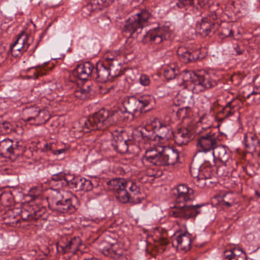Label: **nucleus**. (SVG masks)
Returning <instances> with one entry per match:
<instances>
[{"mask_svg": "<svg viewBox=\"0 0 260 260\" xmlns=\"http://www.w3.org/2000/svg\"><path fill=\"white\" fill-rule=\"evenodd\" d=\"M173 193L177 205L169 211V215L175 218L187 220L194 218L200 213V208L202 204L187 205V203L194 199L193 190L186 185L180 184L173 188Z\"/></svg>", "mask_w": 260, "mask_h": 260, "instance_id": "nucleus-1", "label": "nucleus"}, {"mask_svg": "<svg viewBox=\"0 0 260 260\" xmlns=\"http://www.w3.org/2000/svg\"><path fill=\"white\" fill-rule=\"evenodd\" d=\"M210 127V126L202 127L200 129L198 126L196 130L199 135L196 139L198 152H211L214 158L223 163L226 162L230 157L231 151L228 147L218 144L219 139L215 133L212 131L202 132V130L206 131Z\"/></svg>", "mask_w": 260, "mask_h": 260, "instance_id": "nucleus-2", "label": "nucleus"}, {"mask_svg": "<svg viewBox=\"0 0 260 260\" xmlns=\"http://www.w3.org/2000/svg\"><path fill=\"white\" fill-rule=\"evenodd\" d=\"M124 112L109 111L103 108L95 113L92 116L80 119L84 132L88 133L92 131L105 130L109 126L116 124V119L118 116L122 118L123 121L132 120L129 114L124 115Z\"/></svg>", "mask_w": 260, "mask_h": 260, "instance_id": "nucleus-3", "label": "nucleus"}, {"mask_svg": "<svg viewBox=\"0 0 260 260\" xmlns=\"http://www.w3.org/2000/svg\"><path fill=\"white\" fill-rule=\"evenodd\" d=\"M108 184L114 186L113 189L116 192L117 198L123 203L131 202L135 196L140 192L139 187L136 182L131 180L116 178L109 181Z\"/></svg>", "mask_w": 260, "mask_h": 260, "instance_id": "nucleus-4", "label": "nucleus"}, {"mask_svg": "<svg viewBox=\"0 0 260 260\" xmlns=\"http://www.w3.org/2000/svg\"><path fill=\"white\" fill-rule=\"evenodd\" d=\"M48 205L52 210L61 213H71L75 211L72 201L64 198L62 194L57 190H53L48 197Z\"/></svg>", "mask_w": 260, "mask_h": 260, "instance_id": "nucleus-5", "label": "nucleus"}, {"mask_svg": "<svg viewBox=\"0 0 260 260\" xmlns=\"http://www.w3.org/2000/svg\"><path fill=\"white\" fill-rule=\"evenodd\" d=\"M150 96H142L139 99L135 96L128 97L125 99L123 105L125 109L124 115L129 114L130 118L133 119L134 114L138 111H141L147 106L152 101Z\"/></svg>", "mask_w": 260, "mask_h": 260, "instance_id": "nucleus-6", "label": "nucleus"}, {"mask_svg": "<svg viewBox=\"0 0 260 260\" xmlns=\"http://www.w3.org/2000/svg\"><path fill=\"white\" fill-rule=\"evenodd\" d=\"M194 77V85L192 87L194 93H197L205 89L212 88L217 84V78L213 73L204 72Z\"/></svg>", "mask_w": 260, "mask_h": 260, "instance_id": "nucleus-7", "label": "nucleus"}, {"mask_svg": "<svg viewBox=\"0 0 260 260\" xmlns=\"http://www.w3.org/2000/svg\"><path fill=\"white\" fill-rule=\"evenodd\" d=\"M242 101L240 99L236 98L232 99L228 102L224 107H218L219 106L217 101H215L211 107V109L214 112L218 113V116L223 119L232 116L236 111L240 107Z\"/></svg>", "mask_w": 260, "mask_h": 260, "instance_id": "nucleus-8", "label": "nucleus"}, {"mask_svg": "<svg viewBox=\"0 0 260 260\" xmlns=\"http://www.w3.org/2000/svg\"><path fill=\"white\" fill-rule=\"evenodd\" d=\"M100 249L107 256L115 259L122 258L123 251L119 248L116 240L109 237L104 239L100 245Z\"/></svg>", "mask_w": 260, "mask_h": 260, "instance_id": "nucleus-9", "label": "nucleus"}, {"mask_svg": "<svg viewBox=\"0 0 260 260\" xmlns=\"http://www.w3.org/2000/svg\"><path fill=\"white\" fill-rule=\"evenodd\" d=\"M112 135V146L114 150L121 154L128 152L129 147L133 142L126 138V132L122 130L116 131Z\"/></svg>", "mask_w": 260, "mask_h": 260, "instance_id": "nucleus-10", "label": "nucleus"}, {"mask_svg": "<svg viewBox=\"0 0 260 260\" xmlns=\"http://www.w3.org/2000/svg\"><path fill=\"white\" fill-rule=\"evenodd\" d=\"M136 16L137 18L129 19L128 23L125 25V31L135 32L138 29L142 28L144 26V23L150 17L151 14L147 10H142Z\"/></svg>", "mask_w": 260, "mask_h": 260, "instance_id": "nucleus-11", "label": "nucleus"}, {"mask_svg": "<svg viewBox=\"0 0 260 260\" xmlns=\"http://www.w3.org/2000/svg\"><path fill=\"white\" fill-rule=\"evenodd\" d=\"M151 128L154 129L156 136L161 140H169L173 136V132L169 125L164 123L157 118H154L151 121Z\"/></svg>", "mask_w": 260, "mask_h": 260, "instance_id": "nucleus-12", "label": "nucleus"}, {"mask_svg": "<svg viewBox=\"0 0 260 260\" xmlns=\"http://www.w3.org/2000/svg\"><path fill=\"white\" fill-rule=\"evenodd\" d=\"M112 3V0H90L89 3L82 8V15L85 18H88L92 13L102 10Z\"/></svg>", "mask_w": 260, "mask_h": 260, "instance_id": "nucleus-13", "label": "nucleus"}, {"mask_svg": "<svg viewBox=\"0 0 260 260\" xmlns=\"http://www.w3.org/2000/svg\"><path fill=\"white\" fill-rule=\"evenodd\" d=\"M217 16L214 12H212L206 17H203L201 21L198 23L196 26L197 30H202L203 32L212 31L215 32L217 28L219 27L218 24L215 22Z\"/></svg>", "mask_w": 260, "mask_h": 260, "instance_id": "nucleus-14", "label": "nucleus"}, {"mask_svg": "<svg viewBox=\"0 0 260 260\" xmlns=\"http://www.w3.org/2000/svg\"><path fill=\"white\" fill-rule=\"evenodd\" d=\"M179 158L178 150L170 147H165L161 151L160 166H173L178 162Z\"/></svg>", "mask_w": 260, "mask_h": 260, "instance_id": "nucleus-15", "label": "nucleus"}, {"mask_svg": "<svg viewBox=\"0 0 260 260\" xmlns=\"http://www.w3.org/2000/svg\"><path fill=\"white\" fill-rule=\"evenodd\" d=\"M176 244L177 249L187 251L190 249L191 244V235L188 232L176 234L173 238L172 245Z\"/></svg>", "mask_w": 260, "mask_h": 260, "instance_id": "nucleus-16", "label": "nucleus"}, {"mask_svg": "<svg viewBox=\"0 0 260 260\" xmlns=\"http://www.w3.org/2000/svg\"><path fill=\"white\" fill-rule=\"evenodd\" d=\"M243 142L247 152L253 154L260 152V141L255 134L245 133Z\"/></svg>", "mask_w": 260, "mask_h": 260, "instance_id": "nucleus-17", "label": "nucleus"}, {"mask_svg": "<svg viewBox=\"0 0 260 260\" xmlns=\"http://www.w3.org/2000/svg\"><path fill=\"white\" fill-rule=\"evenodd\" d=\"M28 34H19L17 40L13 44L10 45V49L13 56H17L16 51H25L28 49L29 43H28Z\"/></svg>", "mask_w": 260, "mask_h": 260, "instance_id": "nucleus-18", "label": "nucleus"}, {"mask_svg": "<svg viewBox=\"0 0 260 260\" xmlns=\"http://www.w3.org/2000/svg\"><path fill=\"white\" fill-rule=\"evenodd\" d=\"M67 244H62L61 242H59L56 244V249L58 252H62L63 254L70 252L74 253L81 243L79 237L71 238L69 240L67 239Z\"/></svg>", "mask_w": 260, "mask_h": 260, "instance_id": "nucleus-19", "label": "nucleus"}, {"mask_svg": "<svg viewBox=\"0 0 260 260\" xmlns=\"http://www.w3.org/2000/svg\"><path fill=\"white\" fill-rule=\"evenodd\" d=\"M178 56L184 63H188L196 61L200 58V50L189 51L187 48L181 46L177 51Z\"/></svg>", "mask_w": 260, "mask_h": 260, "instance_id": "nucleus-20", "label": "nucleus"}, {"mask_svg": "<svg viewBox=\"0 0 260 260\" xmlns=\"http://www.w3.org/2000/svg\"><path fill=\"white\" fill-rule=\"evenodd\" d=\"M161 151L156 149H150L146 151L145 155L142 158V163L146 166L152 164L155 166H160Z\"/></svg>", "mask_w": 260, "mask_h": 260, "instance_id": "nucleus-21", "label": "nucleus"}, {"mask_svg": "<svg viewBox=\"0 0 260 260\" xmlns=\"http://www.w3.org/2000/svg\"><path fill=\"white\" fill-rule=\"evenodd\" d=\"M94 69L93 66L89 62L77 66L74 74L81 80H87L91 75Z\"/></svg>", "mask_w": 260, "mask_h": 260, "instance_id": "nucleus-22", "label": "nucleus"}, {"mask_svg": "<svg viewBox=\"0 0 260 260\" xmlns=\"http://www.w3.org/2000/svg\"><path fill=\"white\" fill-rule=\"evenodd\" d=\"M190 134L186 128H178L173 132V139L175 143L178 146L186 145L189 142Z\"/></svg>", "mask_w": 260, "mask_h": 260, "instance_id": "nucleus-23", "label": "nucleus"}, {"mask_svg": "<svg viewBox=\"0 0 260 260\" xmlns=\"http://www.w3.org/2000/svg\"><path fill=\"white\" fill-rule=\"evenodd\" d=\"M96 79L101 83L106 82L111 75V69L102 62L98 63L96 67Z\"/></svg>", "mask_w": 260, "mask_h": 260, "instance_id": "nucleus-24", "label": "nucleus"}, {"mask_svg": "<svg viewBox=\"0 0 260 260\" xmlns=\"http://www.w3.org/2000/svg\"><path fill=\"white\" fill-rule=\"evenodd\" d=\"M135 132L144 140H154L156 137V134L154 129L151 128V125L147 127H140V129L136 130Z\"/></svg>", "mask_w": 260, "mask_h": 260, "instance_id": "nucleus-25", "label": "nucleus"}, {"mask_svg": "<svg viewBox=\"0 0 260 260\" xmlns=\"http://www.w3.org/2000/svg\"><path fill=\"white\" fill-rule=\"evenodd\" d=\"M63 177V182H62V185L69 186L70 188H75L77 189L80 178L75 177L73 175L69 173H64Z\"/></svg>", "mask_w": 260, "mask_h": 260, "instance_id": "nucleus-26", "label": "nucleus"}, {"mask_svg": "<svg viewBox=\"0 0 260 260\" xmlns=\"http://www.w3.org/2000/svg\"><path fill=\"white\" fill-rule=\"evenodd\" d=\"M50 118V116L48 111L45 109H38L35 123H30V124L37 125H41L45 123Z\"/></svg>", "mask_w": 260, "mask_h": 260, "instance_id": "nucleus-27", "label": "nucleus"}, {"mask_svg": "<svg viewBox=\"0 0 260 260\" xmlns=\"http://www.w3.org/2000/svg\"><path fill=\"white\" fill-rule=\"evenodd\" d=\"M33 208H32L31 202L28 204L24 205L21 211L20 216L23 220L34 221L32 215Z\"/></svg>", "mask_w": 260, "mask_h": 260, "instance_id": "nucleus-28", "label": "nucleus"}, {"mask_svg": "<svg viewBox=\"0 0 260 260\" xmlns=\"http://www.w3.org/2000/svg\"><path fill=\"white\" fill-rule=\"evenodd\" d=\"M12 141L9 139H5L0 141V154L6 157L10 155L11 147L12 146Z\"/></svg>", "mask_w": 260, "mask_h": 260, "instance_id": "nucleus-29", "label": "nucleus"}, {"mask_svg": "<svg viewBox=\"0 0 260 260\" xmlns=\"http://www.w3.org/2000/svg\"><path fill=\"white\" fill-rule=\"evenodd\" d=\"M31 205L33 208V219L34 221H37L46 213V209L42 206L35 204L33 202H31Z\"/></svg>", "mask_w": 260, "mask_h": 260, "instance_id": "nucleus-30", "label": "nucleus"}, {"mask_svg": "<svg viewBox=\"0 0 260 260\" xmlns=\"http://www.w3.org/2000/svg\"><path fill=\"white\" fill-rule=\"evenodd\" d=\"M179 73V68L175 64L167 67L164 70V76L168 80L174 79Z\"/></svg>", "mask_w": 260, "mask_h": 260, "instance_id": "nucleus-31", "label": "nucleus"}, {"mask_svg": "<svg viewBox=\"0 0 260 260\" xmlns=\"http://www.w3.org/2000/svg\"><path fill=\"white\" fill-rule=\"evenodd\" d=\"M198 74H196L194 72L192 71H188L184 70L182 71L180 76H181L182 80L184 82H190L192 84V87L194 85V76H198Z\"/></svg>", "mask_w": 260, "mask_h": 260, "instance_id": "nucleus-32", "label": "nucleus"}, {"mask_svg": "<svg viewBox=\"0 0 260 260\" xmlns=\"http://www.w3.org/2000/svg\"><path fill=\"white\" fill-rule=\"evenodd\" d=\"M93 185L91 180L85 178H80L77 189L84 191H90L92 189Z\"/></svg>", "mask_w": 260, "mask_h": 260, "instance_id": "nucleus-33", "label": "nucleus"}, {"mask_svg": "<svg viewBox=\"0 0 260 260\" xmlns=\"http://www.w3.org/2000/svg\"><path fill=\"white\" fill-rule=\"evenodd\" d=\"M38 109L39 108L36 107H31L27 109L26 111L27 117L24 118L23 120L27 122H30L32 121L31 123H35Z\"/></svg>", "mask_w": 260, "mask_h": 260, "instance_id": "nucleus-34", "label": "nucleus"}, {"mask_svg": "<svg viewBox=\"0 0 260 260\" xmlns=\"http://www.w3.org/2000/svg\"><path fill=\"white\" fill-rule=\"evenodd\" d=\"M23 148L21 145H19L18 141L14 143L12 141V146L11 147L10 155L18 157L22 155Z\"/></svg>", "mask_w": 260, "mask_h": 260, "instance_id": "nucleus-35", "label": "nucleus"}, {"mask_svg": "<svg viewBox=\"0 0 260 260\" xmlns=\"http://www.w3.org/2000/svg\"><path fill=\"white\" fill-rule=\"evenodd\" d=\"M190 172L193 179L200 177L201 174L204 173L201 166L198 167L195 162H192L190 167Z\"/></svg>", "mask_w": 260, "mask_h": 260, "instance_id": "nucleus-36", "label": "nucleus"}, {"mask_svg": "<svg viewBox=\"0 0 260 260\" xmlns=\"http://www.w3.org/2000/svg\"><path fill=\"white\" fill-rule=\"evenodd\" d=\"M205 174L202 173L200 175V177L197 179H193L194 183L199 187L203 188L206 186V181L205 180Z\"/></svg>", "mask_w": 260, "mask_h": 260, "instance_id": "nucleus-37", "label": "nucleus"}, {"mask_svg": "<svg viewBox=\"0 0 260 260\" xmlns=\"http://www.w3.org/2000/svg\"><path fill=\"white\" fill-rule=\"evenodd\" d=\"M111 20L109 17L107 16H103L99 18L98 23H99L100 27L101 28H105L108 26L110 23Z\"/></svg>", "mask_w": 260, "mask_h": 260, "instance_id": "nucleus-38", "label": "nucleus"}, {"mask_svg": "<svg viewBox=\"0 0 260 260\" xmlns=\"http://www.w3.org/2000/svg\"><path fill=\"white\" fill-rule=\"evenodd\" d=\"M31 69H35L36 70V72L34 73L35 78H38L39 77L44 76L46 74V71L43 69L41 66L30 67L29 70Z\"/></svg>", "mask_w": 260, "mask_h": 260, "instance_id": "nucleus-39", "label": "nucleus"}, {"mask_svg": "<svg viewBox=\"0 0 260 260\" xmlns=\"http://www.w3.org/2000/svg\"><path fill=\"white\" fill-rule=\"evenodd\" d=\"M0 128L2 131H4V132L10 133L12 132V126L9 122L5 121L1 124Z\"/></svg>", "mask_w": 260, "mask_h": 260, "instance_id": "nucleus-40", "label": "nucleus"}, {"mask_svg": "<svg viewBox=\"0 0 260 260\" xmlns=\"http://www.w3.org/2000/svg\"><path fill=\"white\" fill-rule=\"evenodd\" d=\"M187 107L179 108L176 112V115L178 119H184L187 116Z\"/></svg>", "mask_w": 260, "mask_h": 260, "instance_id": "nucleus-41", "label": "nucleus"}, {"mask_svg": "<svg viewBox=\"0 0 260 260\" xmlns=\"http://www.w3.org/2000/svg\"><path fill=\"white\" fill-rule=\"evenodd\" d=\"M195 0H179V2L177 3V6L179 8H183L186 6L193 5Z\"/></svg>", "mask_w": 260, "mask_h": 260, "instance_id": "nucleus-42", "label": "nucleus"}, {"mask_svg": "<svg viewBox=\"0 0 260 260\" xmlns=\"http://www.w3.org/2000/svg\"><path fill=\"white\" fill-rule=\"evenodd\" d=\"M236 249L237 248H234L233 249L225 250L223 253V257L226 260H231L232 257L235 256Z\"/></svg>", "mask_w": 260, "mask_h": 260, "instance_id": "nucleus-43", "label": "nucleus"}, {"mask_svg": "<svg viewBox=\"0 0 260 260\" xmlns=\"http://www.w3.org/2000/svg\"><path fill=\"white\" fill-rule=\"evenodd\" d=\"M235 256L237 257V260H246V255L245 252L241 249H236Z\"/></svg>", "mask_w": 260, "mask_h": 260, "instance_id": "nucleus-44", "label": "nucleus"}, {"mask_svg": "<svg viewBox=\"0 0 260 260\" xmlns=\"http://www.w3.org/2000/svg\"><path fill=\"white\" fill-rule=\"evenodd\" d=\"M158 30L162 32H169L172 30L170 29V25L168 24L162 25L161 26H157V27L153 29V30Z\"/></svg>", "mask_w": 260, "mask_h": 260, "instance_id": "nucleus-45", "label": "nucleus"}, {"mask_svg": "<svg viewBox=\"0 0 260 260\" xmlns=\"http://www.w3.org/2000/svg\"><path fill=\"white\" fill-rule=\"evenodd\" d=\"M113 171L115 174L119 175H123L126 173L125 169L120 165L114 166Z\"/></svg>", "mask_w": 260, "mask_h": 260, "instance_id": "nucleus-46", "label": "nucleus"}, {"mask_svg": "<svg viewBox=\"0 0 260 260\" xmlns=\"http://www.w3.org/2000/svg\"><path fill=\"white\" fill-rule=\"evenodd\" d=\"M64 173L62 172H59L52 175L51 180L54 181H61V183L63 182L64 180Z\"/></svg>", "mask_w": 260, "mask_h": 260, "instance_id": "nucleus-47", "label": "nucleus"}, {"mask_svg": "<svg viewBox=\"0 0 260 260\" xmlns=\"http://www.w3.org/2000/svg\"><path fill=\"white\" fill-rule=\"evenodd\" d=\"M140 83L143 86H147L150 84L149 77L146 75H142L139 79Z\"/></svg>", "mask_w": 260, "mask_h": 260, "instance_id": "nucleus-48", "label": "nucleus"}, {"mask_svg": "<svg viewBox=\"0 0 260 260\" xmlns=\"http://www.w3.org/2000/svg\"><path fill=\"white\" fill-rule=\"evenodd\" d=\"M29 194L32 197V200H35L39 196L40 191L37 187H34L30 190Z\"/></svg>", "mask_w": 260, "mask_h": 260, "instance_id": "nucleus-49", "label": "nucleus"}, {"mask_svg": "<svg viewBox=\"0 0 260 260\" xmlns=\"http://www.w3.org/2000/svg\"><path fill=\"white\" fill-rule=\"evenodd\" d=\"M10 194L8 193L4 192L2 193L0 195V202L2 204L7 206V202H8V197Z\"/></svg>", "mask_w": 260, "mask_h": 260, "instance_id": "nucleus-50", "label": "nucleus"}, {"mask_svg": "<svg viewBox=\"0 0 260 260\" xmlns=\"http://www.w3.org/2000/svg\"><path fill=\"white\" fill-rule=\"evenodd\" d=\"M116 87L115 85H109V86L107 85H101V88L102 89H103L104 88H105V89L107 90L105 91H101V93L102 94H105V93H107L111 92L112 91V90H114Z\"/></svg>", "mask_w": 260, "mask_h": 260, "instance_id": "nucleus-51", "label": "nucleus"}, {"mask_svg": "<svg viewBox=\"0 0 260 260\" xmlns=\"http://www.w3.org/2000/svg\"><path fill=\"white\" fill-rule=\"evenodd\" d=\"M153 34H146L142 39V42L147 43L148 42H152Z\"/></svg>", "mask_w": 260, "mask_h": 260, "instance_id": "nucleus-52", "label": "nucleus"}, {"mask_svg": "<svg viewBox=\"0 0 260 260\" xmlns=\"http://www.w3.org/2000/svg\"><path fill=\"white\" fill-rule=\"evenodd\" d=\"M55 146V144L46 143L44 146V149H45L46 151H50L53 153Z\"/></svg>", "mask_w": 260, "mask_h": 260, "instance_id": "nucleus-53", "label": "nucleus"}, {"mask_svg": "<svg viewBox=\"0 0 260 260\" xmlns=\"http://www.w3.org/2000/svg\"><path fill=\"white\" fill-rule=\"evenodd\" d=\"M152 38V42H155V43H160L162 40V37L157 35V34H153Z\"/></svg>", "mask_w": 260, "mask_h": 260, "instance_id": "nucleus-54", "label": "nucleus"}, {"mask_svg": "<svg viewBox=\"0 0 260 260\" xmlns=\"http://www.w3.org/2000/svg\"><path fill=\"white\" fill-rule=\"evenodd\" d=\"M234 50L236 52V54L238 55L242 54L244 51L243 47H241L238 44L236 45V47H234Z\"/></svg>", "mask_w": 260, "mask_h": 260, "instance_id": "nucleus-55", "label": "nucleus"}, {"mask_svg": "<svg viewBox=\"0 0 260 260\" xmlns=\"http://www.w3.org/2000/svg\"><path fill=\"white\" fill-rule=\"evenodd\" d=\"M205 180L206 181V186H209L210 184L212 183V181H211V175L210 173H207L206 174H205Z\"/></svg>", "mask_w": 260, "mask_h": 260, "instance_id": "nucleus-56", "label": "nucleus"}, {"mask_svg": "<svg viewBox=\"0 0 260 260\" xmlns=\"http://www.w3.org/2000/svg\"><path fill=\"white\" fill-rule=\"evenodd\" d=\"M198 5L201 7H204L206 4L209 3L210 0H195Z\"/></svg>", "mask_w": 260, "mask_h": 260, "instance_id": "nucleus-57", "label": "nucleus"}, {"mask_svg": "<svg viewBox=\"0 0 260 260\" xmlns=\"http://www.w3.org/2000/svg\"><path fill=\"white\" fill-rule=\"evenodd\" d=\"M66 150L65 149H60L58 150H54L53 154L54 155H58L61 153L65 152Z\"/></svg>", "mask_w": 260, "mask_h": 260, "instance_id": "nucleus-58", "label": "nucleus"}, {"mask_svg": "<svg viewBox=\"0 0 260 260\" xmlns=\"http://www.w3.org/2000/svg\"><path fill=\"white\" fill-rule=\"evenodd\" d=\"M234 34H229L228 36H225L224 34H218V37L221 39H223V38L225 37H234Z\"/></svg>", "mask_w": 260, "mask_h": 260, "instance_id": "nucleus-59", "label": "nucleus"}, {"mask_svg": "<svg viewBox=\"0 0 260 260\" xmlns=\"http://www.w3.org/2000/svg\"><path fill=\"white\" fill-rule=\"evenodd\" d=\"M253 95H257V99H259L260 98V93H257L256 92H255V91H252L250 93H249L248 95H247L245 96V98H247V99H249V98H250V96H251Z\"/></svg>", "mask_w": 260, "mask_h": 260, "instance_id": "nucleus-60", "label": "nucleus"}, {"mask_svg": "<svg viewBox=\"0 0 260 260\" xmlns=\"http://www.w3.org/2000/svg\"><path fill=\"white\" fill-rule=\"evenodd\" d=\"M75 96L77 98H80L82 100H83L85 99V96H84V95L83 94H81V93L80 92V91L79 90L76 91Z\"/></svg>", "mask_w": 260, "mask_h": 260, "instance_id": "nucleus-61", "label": "nucleus"}, {"mask_svg": "<svg viewBox=\"0 0 260 260\" xmlns=\"http://www.w3.org/2000/svg\"><path fill=\"white\" fill-rule=\"evenodd\" d=\"M88 89H86L84 88H82L80 89L79 90L81 93V94H83L84 95V96H85V98H86L87 94H88Z\"/></svg>", "mask_w": 260, "mask_h": 260, "instance_id": "nucleus-62", "label": "nucleus"}, {"mask_svg": "<svg viewBox=\"0 0 260 260\" xmlns=\"http://www.w3.org/2000/svg\"><path fill=\"white\" fill-rule=\"evenodd\" d=\"M207 116V115L205 114L202 116H201L200 118L199 122L200 123H203L204 122H205V120L206 119V117Z\"/></svg>", "mask_w": 260, "mask_h": 260, "instance_id": "nucleus-63", "label": "nucleus"}, {"mask_svg": "<svg viewBox=\"0 0 260 260\" xmlns=\"http://www.w3.org/2000/svg\"><path fill=\"white\" fill-rule=\"evenodd\" d=\"M254 82H258V83L260 85V76L257 77L255 80H254Z\"/></svg>", "mask_w": 260, "mask_h": 260, "instance_id": "nucleus-64", "label": "nucleus"}]
</instances>
